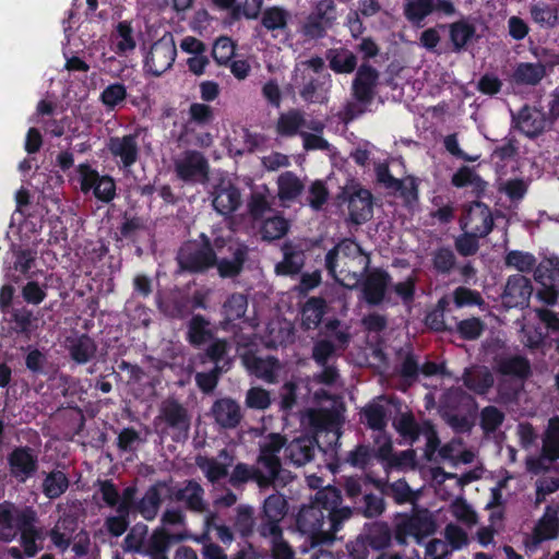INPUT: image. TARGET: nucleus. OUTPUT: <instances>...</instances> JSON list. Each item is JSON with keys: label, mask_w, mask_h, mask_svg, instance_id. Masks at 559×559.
<instances>
[{"label": "nucleus", "mask_w": 559, "mask_h": 559, "mask_svg": "<svg viewBox=\"0 0 559 559\" xmlns=\"http://www.w3.org/2000/svg\"><path fill=\"white\" fill-rule=\"evenodd\" d=\"M285 441L287 440L284 436L270 433L260 444L255 464L237 463L229 476V484L238 488L247 483H254L260 490L275 487L283 471L280 452Z\"/></svg>", "instance_id": "nucleus-1"}, {"label": "nucleus", "mask_w": 559, "mask_h": 559, "mask_svg": "<svg viewBox=\"0 0 559 559\" xmlns=\"http://www.w3.org/2000/svg\"><path fill=\"white\" fill-rule=\"evenodd\" d=\"M436 531L437 523L432 513L426 508L414 504L411 512L396 515L393 533L395 542L405 546L409 537L414 538L417 544H421Z\"/></svg>", "instance_id": "nucleus-2"}, {"label": "nucleus", "mask_w": 559, "mask_h": 559, "mask_svg": "<svg viewBox=\"0 0 559 559\" xmlns=\"http://www.w3.org/2000/svg\"><path fill=\"white\" fill-rule=\"evenodd\" d=\"M177 261L181 270L191 274H200L215 265L217 254L210 237L201 233L198 239L189 240L180 247Z\"/></svg>", "instance_id": "nucleus-3"}, {"label": "nucleus", "mask_w": 559, "mask_h": 559, "mask_svg": "<svg viewBox=\"0 0 559 559\" xmlns=\"http://www.w3.org/2000/svg\"><path fill=\"white\" fill-rule=\"evenodd\" d=\"M311 243L307 238H295L284 241L281 247L282 261L275 264V273L282 276L298 275L306 263V252L310 250Z\"/></svg>", "instance_id": "nucleus-4"}, {"label": "nucleus", "mask_w": 559, "mask_h": 559, "mask_svg": "<svg viewBox=\"0 0 559 559\" xmlns=\"http://www.w3.org/2000/svg\"><path fill=\"white\" fill-rule=\"evenodd\" d=\"M340 198L347 202L348 221L355 225H361L372 217L373 197L370 190L359 183L345 187Z\"/></svg>", "instance_id": "nucleus-5"}, {"label": "nucleus", "mask_w": 559, "mask_h": 559, "mask_svg": "<svg viewBox=\"0 0 559 559\" xmlns=\"http://www.w3.org/2000/svg\"><path fill=\"white\" fill-rule=\"evenodd\" d=\"M37 250L19 247L12 251V262L7 267L4 277L13 284H21L25 280L36 278L41 271L37 269Z\"/></svg>", "instance_id": "nucleus-6"}, {"label": "nucleus", "mask_w": 559, "mask_h": 559, "mask_svg": "<svg viewBox=\"0 0 559 559\" xmlns=\"http://www.w3.org/2000/svg\"><path fill=\"white\" fill-rule=\"evenodd\" d=\"M295 85L298 87L300 98L307 104L324 105L329 102V94L332 86L331 74L313 76L307 71L296 74Z\"/></svg>", "instance_id": "nucleus-7"}, {"label": "nucleus", "mask_w": 559, "mask_h": 559, "mask_svg": "<svg viewBox=\"0 0 559 559\" xmlns=\"http://www.w3.org/2000/svg\"><path fill=\"white\" fill-rule=\"evenodd\" d=\"M325 510L323 506H320V502L302 506L296 516L297 530L301 534L308 535L313 544L328 542V539H325Z\"/></svg>", "instance_id": "nucleus-8"}, {"label": "nucleus", "mask_w": 559, "mask_h": 559, "mask_svg": "<svg viewBox=\"0 0 559 559\" xmlns=\"http://www.w3.org/2000/svg\"><path fill=\"white\" fill-rule=\"evenodd\" d=\"M209 162L197 150H187L175 159L174 169L177 178L187 183L203 181L209 176Z\"/></svg>", "instance_id": "nucleus-9"}, {"label": "nucleus", "mask_w": 559, "mask_h": 559, "mask_svg": "<svg viewBox=\"0 0 559 559\" xmlns=\"http://www.w3.org/2000/svg\"><path fill=\"white\" fill-rule=\"evenodd\" d=\"M340 254L342 253L345 258L359 259L358 263L360 269L358 271L345 270L342 267L340 274L343 275L341 282L344 286L355 287L360 283L362 276L369 271L371 264V258L359 243L354 239L344 238L336 245Z\"/></svg>", "instance_id": "nucleus-10"}, {"label": "nucleus", "mask_w": 559, "mask_h": 559, "mask_svg": "<svg viewBox=\"0 0 559 559\" xmlns=\"http://www.w3.org/2000/svg\"><path fill=\"white\" fill-rule=\"evenodd\" d=\"M158 418L173 431L171 439L176 442L186 440L189 435L191 418L188 409L175 399L162 403Z\"/></svg>", "instance_id": "nucleus-11"}, {"label": "nucleus", "mask_w": 559, "mask_h": 559, "mask_svg": "<svg viewBox=\"0 0 559 559\" xmlns=\"http://www.w3.org/2000/svg\"><path fill=\"white\" fill-rule=\"evenodd\" d=\"M455 13L451 0H406L404 4V15L414 25H419L431 14L453 16Z\"/></svg>", "instance_id": "nucleus-12"}, {"label": "nucleus", "mask_w": 559, "mask_h": 559, "mask_svg": "<svg viewBox=\"0 0 559 559\" xmlns=\"http://www.w3.org/2000/svg\"><path fill=\"white\" fill-rule=\"evenodd\" d=\"M559 537V508L548 504L543 515L536 522L532 534L526 535L524 545L528 550H535L546 540L557 539Z\"/></svg>", "instance_id": "nucleus-13"}, {"label": "nucleus", "mask_w": 559, "mask_h": 559, "mask_svg": "<svg viewBox=\"0 0 559 559\" xmlns=\"http://www.w3.org/2000/svg\"><path fill=\"white\" fill-rule=\"evenodd\" d=\"M336 20V5L333 0H320L314 10L307 16L302 32L305 36L320 39L326 34Z\"/></svg>", "instance_id": "nucleus-14"}, {"label": "nucleus", "mask_w": 559, "mask_h": 559, "mask_svg": "<svg viewBox=\"0 0 559 559\" xmlns=\"http://www.w3.org/2000/svg\"><path fill=\"white\" fill-rule=\"evenodd\" d=\"M176 56L177 49L173 37L164 36L151 46L144 67L152 75L160 76L173 67Z\"/></svg>", "instance_id": "nucleus-15"}, {"label": "nucleus", "mask_w": 559, "mask_h": 559, "mask_svg": "<svg viewBox=\"0 0 559 559\" xmlns=\"http://www.w3.org/2000/svg\"><path fill=\"white\" fill-rule=\"evenodd\" d=\"M533 294V285L528 277L523 274L510 275L501 294L502 305L508 308L528 307Z\"/></svg>", "instance_id": "nucleus-16"}, {"label": "nucleus", "mask_w": 559, "mask_h": 559, "mask_svg": "<svg viewBox=\"0 0 559 559\" xmlns=\"http://www.w3.org/2000/svg\"><path fill=\"white\" fill-rule=\"evenodd\" d=\"M8 464L11 476L19 483H25L38 469V456L34 449L21 445L8 455Z\"/></svg>", "instance_id": "nucleus-17"}, {"label": "nucleus", "mask_w": 559, "mask_h": 559, "mask_svg": "<svg viewBox=\"0 0 559 559\" xmlns=\"http://www.w3.org/2000/svg\"><path fill=\"white\" fill-rule=\"evenodd\" d=\"M106 146L122 170H130L139 159L140 150L135 134L110 136Z\"/></svg>", "instance_id": "nucleus-18"}, {"label": "nucleus", "mask_w": 559, "mask_h": 559, "mask_svg": "<svg viewBox=\"0 0 559 559\" xmlns=\"http://www.w3.org/2000/svg\"><path fill=\"white\" fill-rule=\"evenodd\" d=\"M379 72L376 68L364 62L357 69L352 83L353 97L362 105H369L374 98Z\"/></svg>", "instance_id": "nucleus-19"}, {"label": "nucleus", "mask_w": 559, "mask_h": 559, "mask_svg": "<svg viewBox=\"0 0 559 559\" xmlns=\"http://www.w3.org/2000/svg\"><path fill=\"white\" fill-rule=\"evenodd\" d=\"M242 365L247 371L267 383H274L281 369L280 360L274 356L260 357L249 349L240 355Z\"/></svg>", "instance_id": "nucleus-20"}, {"label": "nucleus", "mask_w": 559, "mask_h": 559, "mask_svg": "<svg viewBox=\"0 0 559 559\" xmlns=\"http://www.w3.org/2000/svg\"><path fill=\"white\" fill-rule=\"evenodd\" d=\"M362 277V296L370 306H379L384 301L391 275L383 269L369 270Z\"/></svg>", "instance_id": "nucleus-21"}, {"label": "nucleus", "mask_w": 559, "mask_h": 559, "mask_svg": "<svg viewBox=\"0 0 559 559\" xmlns=\"http://www.w3.org/2000/svg\"><path fill=\"white\" fill-rule=\"evenodd\" d=\"M318 440L314 437H299L284 444L285 459L295 466H304L311 462L316 454Z\"/></svg>", "instance_id": "nucleus-22"}, {"label": "nucleus", "mask_w": 559, "mask_h": 559, "mask_svg": "<svg viewBox=\"0 0 559 559\" xmlns=\"http://www.w3.org/2000/svg\"><path fill=\"white\" fill-rule=\"evenodd\" d=\"M211 412L215 423L225 429L236 428L242 419L239 404L230 397L216 400L213 403Z\"/></svg>", "instance_id": "nucleus-23"}, {"label": "nucleus", "mask_w": 559, "mask_h": 559, "mask_svg": "<svg viewBox=\"0 0 559 559\" xmlns=\"http://www.w3.org/2000/svg\"><path fill=\"white\" fill-rule=\"evenodd\" d=\"M233 258L231 259H218L214 266L217 267L218 275L223 278H234L243 270L245 263L248 259V246L241 242L236 246H228Z\"/></svg>", "instance_id": "nucleus-24"}, {"label": "nucleus", "mask_w": 559, "mask_h": 559, "mask_svg": "<svg viewBox=\"0 0 559 559\" xmlns=\"http://www.w3.org/2000/svg\"><path fill=\"white\" fill-rule=\"evenodd\" d=\"M213 194L212 205L223 216L236 212L241 204L240 190L230 182L215 187Z\"/></svg>", "instance_id": "nucleus-25"}, {"label": "nucleus", "mask_w": 559, "mask_h": 559, "mask_svg": "<svg viewBox=\"0 0 559 559\" xmlns=\"http://www.w3.org/2000/svg\"><path fill=\"white\" fill-rule=\"evenodd\" d=\"M466 225L479 235V237L488 236L493 228V217L490 207L481 201H473L467 210Z\"/></svg>", "instance_id": "nucleus-26"}, {"label": "nucleus", "mask_w": 559, "mask_h": 559, "mask_svg": "<svg viewBox=\"0 0 559 559\" xmlns=\"http://www.w3.org/2000/svg\"><path fill=\"white\" fill-rule=\"evenodd\" d=\"M547 122L544 111L525 105L519 112L518 129L527 138L535 139L545 131Z\"/></svg>", "instance_id": "nucleus-27"}, {"label": "nucleus", "mask_w": 559, "mask_h": 559, "mask_svg": "<svg viewBox=\"0 0 559 559\" xmlns=\"http://www.w3.org/2000/svg\"><path fill=\"white\" fill-rule=\"evenodd\" d=\"M203 496L204 489L193 479L187 480L185 487L171 490V498L174 500L185 502L189 511L197 513H202L206 510Z\"/></svg>", "instance_id": "nucleus-28"}, {"label": "nucleus", "mask_w": 559, "mask_h": 559, "mask_svg": "<svg viewBox=\"0 0 559 559\" xmlns=\"http://www.w3.org/2000/svg\"><path fill=\"white\" fill-rule=\"evenodd\" d=\"M431 271L437 276H450L457 267V259L450 246H438L430 253Z\"/></svg>", "instance_id": "nucleus-29"}, {"label": "nucleus", "mask_w": 559, "mask_h": 559, "mask_svg": "<svg viewBox=\"0 0 559 559\" xmlns=\"http://www.w3.org/2000/svg\"><path fill=\"white\" fill-rule=\"evenodd\" d=\"M164 487H166L165 481H157L150 486L144 496L136 501L135 511L146 521H153L157 516L163 502L160 489Z\"/></svg>", "instance_id": "nucleus-30"}, {"label": "nucleus", "mask_w": 559, "mask_h": 559, "mask_svg": "<svg viewBox=\"0 0 559 559\" xmlns=\"http://www.w3.org/2000/svg\"><path fill=\"white\" fill-rule=\"evenodd\" d=\"M325 58L329 68L336 74H349L357 68V56L345 47L328 49Z\"/></svg>", "instance_id": "nucleus-31"}, {"label": "nucleus", "mask_w": 559, "mask_h": 559, "mask_svg": "<svg viewBox=\"0 0 559 559\" xmlns=\"http://www.w3.org/2000/svg\"><path fill=\"white\" fill-rule=\"evenodd\" d=\"M496 370L502 376L525 380L531 376L530 360L521 355L500 357L495 360Z\"/></svg>", "instance_id": "nucleus-32"}, {"label": "nucleus", "mask_w": 559, "mask_h": 559, "mask_svg": "<svg viewBox=\"0 0 559 559\" xmlns=\"http://www.w3.org/2000/svg\"><path fill=\"white\" fill-rule=\"evenodd\" d=\"M547 70L540 62H520L513 70L512 81L518 85L535 86L546 76Z\"/></svg>", "instance_id": "nucleus-33"}, {"label": "nucleus", "mask_w": 559, "mask_h": 559, "mask_svg": "<svg viewBox=\"0 0 559 559\" xmlns=\"http://www.w3.org/2000/svg\"><path fill=\"white\" fill-rule=\"evenodd\" d=\"M305 126V114L299 109H289L278 116L275 130L280 136L293 138L300 134V129Z\"/></svg>", "instance_id": "nucleus-34"}, {"label": "nucleus", "mask_w": 559, "mask_h": 559, "mask_svg": "<svg viewBox=\"0 0 559 559\" xmlns=\"http://www.w3.org/2000/svg\"><path fill=\"white\" fill-rule=\"evenodd\" d=\"M70 487L68 475L60 469H52L45 474L41 481V492L49 500L60 498Z\"/></svg>", "instance_id": "nucleus-35"}, {"label": "nucleus", "mask_w": 559, "mask_h": 559, "mask_svg": "<svg viewBox=\"0 0 559 559\" xmlns=\"http://www.w3.org/2000/svg\"><path fill=\"white\" fill-rule=\"evenodd\" d=\"M114 50L119 56H128L136 47V40L131 21H120L111 34Z\"/></svg>", "instance_id": "nucleus-36"}, {"label": "nucleus", "mask_w": 559, "mask_h": 559, "mask_svg": "<svg viewBox=\"0 0 559 559\" xmlns=\"http://www.w3.org/2000/svg\"><path fill=\"white\" fill-rule=\"evenodd\" d=\"M326 311V301L323 297H310L301 308V325L305 330L319 326Z\"/></svg>", "instance_id": "nucleus-37"}, {"label": "nucleus", "mask_w": 559, "mask_h": 559, "mask_svg": "<svg viewBox=\"0 0 559 559\" xmlns=\"http://www.w3.org/2000/svg\"><path fill=\"white\" fill-rule=\"evenodd\" d=\"M476 28L465 20H459L449 25V38L452 44V52L460 53L474 38Z\"/></svg>", "instance_id": "nucleus-38"}, {"label": "nucleus", "mask_w": 559, "mask_h": 559, "mask_svg": "<svg viewBox=\"0 0 559 559\" xmlns=\"http://www.w3.org/2000/svg\"><path fill=\"white\" fill-rule=\"evenodd\" d=\"M97 353V344L88 334H81L69 346V354L73 361L84 365L91 361Z\"/></svg>", "instance_id": "nucleus-39"}, {"label": "nucleus", "mask_w": 559, "mask_h": 559, "mask_svg": "<svg viewBox=\"0 0 559 559\" xmlns=\"http://www.w3.org/2000/svg\"><path fill=\"white\" fill-rule=\"evenodd\" d=\"M531 19L542 28L554 29L559 24V10L556 5L537 2L530 7Z\"/></svg>", "instance_id": "nucleus-40"}, {"label": "nucleus", "mask_w": 559, "mask_h": 559, "mask_svg": "<svg viewBox=\"0 0 559 559\" xmlns=\"http://www.w3.org/2000/svg\"><path fill=\"white\" fill-rule=\"evenodd\" d=\"M542 454L550 462L559 460V416L549 418L543 437Z\"/></svg>", "instance_id": "nucleus-41"}, {"label": "nucleus", "mask_w": 559, "mask_h": 559, "mask_svg": "<svg viewBox=\"0 0 559 559\" xmlns=\"http://www.w3.org/2000/svg\"><path fill=\"white\" fill-rule=\"evenodd\" d=\"M210 321L202 314H193L188 322L187 341L194 347L205 344L212 338Z\"/></svg>", "instance_id": "nucleus-42"}, {"label": "nucleus", "mask_w": 559, "mask_h": 559, "mask_svg": "<svg viewBox=\"0 0 559 559\" xmlns=\"http://www.w3.org/2000/svg\"><path fill=\"white\" fill-rule=\"evenodd\" d=\"M463 384L472 392L478 395H485L493 385V377L488 370L465 369L463 377Z\"/></svg>", "instance_id": "nucleus-43"}, {"label": "nucleus", "mask_w": 559, "mask_h": 559, "mask_svg": "<svg viewBox=\"0 0 559 559\" xmlns=\"http://www.w3.org/2000/svg\"><path fill=\"white\" fill-rule=\"evenodd\" d=\"M255 521L254 509L248 504H240L236 508L233 528L241 538L248 539L254 533Z\"/></svg>", "instance_id": "nucleus-44"}, {"label": "nucleus", "mask_w": 559, "mask_h": 559, "mask_svg": "<svg viewBox=\"0 0 559 559\" xmlns=\"http://www.w3.org/2000/svg\"><path fill=\"white\" fill-rule=\"evenodd\" d=\"M289 222L281 214L265 218L260 227L261 239L274 241L283 238L289 230Z\"/></svg>", "instance_id": "nucleus-45"}, {"label": "nucleus", "mask_w": 559, "mask_h": 559, "mask_svg": "<svg viewBox=\"0 0 559 559\" xmlns=\"http://www.w3.org/2000/svg\"><path fill=\"white\" fill-rule=\"evenodd\" d=\"M325 510V522L328 525L325 539L332 542L335 538V534L342 528L344 521L352 516V510L348 507L343 508H329L326 503H323Z\"/></svg>", "instance_id": "nucleus-46"}, {"label": "nucleus", "mask_w": 559, "mask_h": 559, "mask_svg": "<svg viewBox=\"0 0 559 559\" xmlns=\"http://www.w3.org/2000/svg\"><path fill=\"white\" fill-rule=\"evenodd\" d=\"M289 13L281 7H269L261 15V25L269 32L286 31L288 28Z\"/></svg>", "instance_id": "nucleus-47"}, {"label": "nucleus", "mask_w": 559, "mask_h": 559, "mask_svg": "<svg viewBox=\"0 0 559 559\" xmlns=\"http://www.w3.org/2000/svg\"><path fill=\"white\" fill-rule=\"evenodd\" d=\"M534 280L540 285L559 283V258H545L536 264L534 267Z\"/></svg>", "instance_id": "nucleus-48"}, {"label": "nucleus", "mask_w": 559, "mask_h": 559, "mask_svg": "<svg viewBox=\"0 0 559 559\" xmlns=\"http://www.w3.org/2000/svg\"><path fill=\"white\" fill-rule=\"evenodd\" d=\"M394 427L401 437L413 444L421 436L424 420L421 423H417L412 413H406L402 414L401 417L394 421Z\"/></svg>", "instance_id": "nucleus-49"}, {"label": "nucleus", "mask_w": 559, "mask_h": 559, "mask_svg": "<svg viewBox=\"0 0 559 559\" xmlns=\"http://www.w3.org/2000/svg\"><path fill=\"white\" fill-rule=\"evenodd\" d=\"M277 183L278 197L282 201H293L304 190V183L293 171L282 174Z\"/></svg>", "instance_id": "nucleus-50"}, {"label": "nucleus", "mask_w": 559, "mask_h": 559, "mask_svg": "<svg viewBox=\"0 0 559 559\" xmlns=\"http://www.w3.org/2000/svg\"><path fill=\"white\" fill-rule=\"evenodd\" d=\"M248 309V299L243 294L234 293L223 304V314L226 323L245 317Z\"/></svg>", "instance_id": "nucleus-51"}, {"label": "nucleus", "mask_w": 559, "mask_h": 559, "mask_svg": "<svg viewBox=\"0 0 559 559\" xmlns=\"http://www.w3.org/2000/svg\"><path fill=\"white\" fill-rule=\"evenodd\" d=\"M506 415L493 405L485 406L479 414V426L485 435L495 433L503 424Z\"/></svg>", "instance_id": "nucleus-52"}, {"label": "nucleus", "mask_w": 559, "mask_h": 559, "mask_svg": "<svg viewBox=\"0 0 559 559\" xmlns=\"http://www.w3.org/2000/svg\"><path fill=\"white\" fill-rule=\"evenodd\" d=\"M507 267H513L521 273H530L536 266V258L531 252L511 250L504 258Z\"/></svg>", "instance_id": "nucleus-53"}, {"label": "nucleus", "mask_w": 559, "mask_h": 559, "mask_svg": "<svg viewBox=\"0 0 559 559\" xmlns=\"http://www.w3.org/2000/svg\"><path fill=\"white\" fill-rule=\"evenodd\" d=\"M288 511V503L281 493H272L264 499L260 513L265 518L283 521Z\"/></svg>", "instance_id": "nucleus-54"}, {"label": "nucleus", "mask_w": 559, "mask_h": 559, "mask_svg": "<svg viewBox=\"0 0 559 559\" xmlns=\"http://www.w3.org/2000/svg\"><path fill=\"white\" fill-rule=\"evenodd\" d=\"M34 318L33 311L26 307L14 308L10 313L11 330L17 334H28L32 331Z\"/></svg>", "instance_id": "nucleus-55"}, {"label": "nucleus", "mask_w": 559, "mask_h": 559, "mask_svg": "<svg viewBox=\"0 0 559 559\" xmlns=\"http://www.w3.org/2000/svg\"><path fill=\"white\" fill-rule=\"evenodd\" d=\"M127 87L123 83H111L100 93L99 99L108 109L114 110L127 99Z\"/></svg>", "instance_id": "nucleus-56"}, {"label": "nucleus", "mask_w": 559, "mask_h": 559, "mask_svg": "<svg viewBox=\"0 0 559 559\" xmlns=\"http://www.w3.org/2000/svg\"><path fill=\"white\" fill-rule=\"evenodd\" d=\"M362 415L366 419L367 426L374 431H384L386 420V409L383 405L378 403H369L362 409Z\"/></svg>", "instance_id": "nucleus-57"}, {"label": "nucleus", "mask_w": 559, "mask_h": 559, "mask_svg": "<svg viewBox=\"0 0 559 559\" xmlns=\"http://www.w3.org/2000/svg\"><path fill=\"white\" fill-rule=\"evenodd\" d=\"M230 367V362L226 361L224 366H214L212 370L207 372H198L195 374V383L203 393H211L217 386L221 374L227 371Z\"/></svg>", "instance_id": "nucleus-58"}, {"label": "nucleus", "mask_w": 559, "mask_h": 559, "mask_svg": "<svg viewBox=\"0 0 559 559\" xmlns=\"http://www.w3.org/2000/svg\"><path fill=\"white\" fill-rule=\"evenodd\" d=\"M484 331L485 323L477 317L461 320L455 326V332L464 341H475L481 336Z\"/></svg>", "instance_id": "nucleus-59"}, {"label": "nucleus", "mask_w": 559, "mask_h": 559, "mask_svg": "<svg viewBox=\"0 0 559 559\" xmlns=\"http://www.w3.org/2000/svg\"><path fill=\"white\" fill-rule=\"evenodd\" d=\"M386 489V496L392 497L395 503L404 504L406 502H411L413 506L416 504L417 495L412 490L404 478L389 484Z\"/></svg>", "instance_id": "nucleus-60"}, {"label": "nucleus", "mask_w": 559, "mask_h": 559, "mask_svg": "<svg viewBox=\"0 0 559 559\" xmlns=\"http://www.w3.org/2000/svg\"><path fill=\"white\" fill-rule=\"evenodd\" d=\"M453 302L456 308L483 306L485 304L481 294L478 290L459 286L452 293Z\"/></svg>", "instance_id": "nucleus-61"}, {"label": "nucleus", "mask_w": 559, "mask_h": 559, "mask_svg": "<svg viewBox=\"0 0 559 559\" xmlns=\"http://www.w3.org/2000/svg\"><path fill=\"white\" fill-rule=\"evenodd\" d=\"M374 459V449L369 444H358L347 453L345 459L353 467L366 468Z\"/></svg>", "instance_id": "nucleus-62"}, {"label": "nucleus", "mask_w": 559, "mask_h": 559, "mask_svg": "<svg viewBox=\"0 0 559 559\" xmlns=\"http://www.w3.org/2000/svg\"><path fill=\"white\" fill-rule=\"evenodd\" d=\"M197 464L205 473L206 478L211 483H216L228 475L227 466L217 462L215 459L199 456Z\"/></svg>", "instance_id": "nucleus-63"}, {"label": "nucleus", "mask_w": 559, "mask_h": 559, "mask_svg": "<svg viewBox=\"0 0 559 559\" xmlns=\"http://www.w3.org/2000/svg\"><path fill=\"white\" fill-rule=\"evenodd\" d=\"M235 55V45L229 37L221 36L214 41L212 58L219 66H227Z\"/></svg>", "instance_id": "nucleus-64"}]
</instances>
